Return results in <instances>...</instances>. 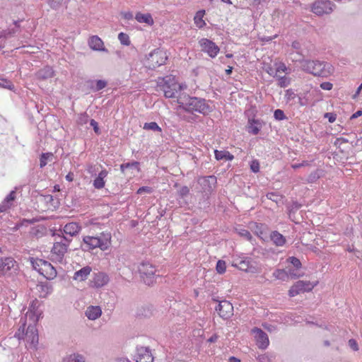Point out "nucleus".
Returning <instances> with one entry per match:
<instances>
[{
  "instance_id": "f257e3e1",
  "label": "nucleus",
  "mask_w": 362,
  "mask_h": 362,
  "mask_svg": "<svg viewBox=\"0 0 362 362\" xmlns=\"http://www.w3.org/2000/svg\"><path fill=\"white\" fill-rule=\"evenodd\" d=\"M177 102L180 109L189 113L197 112L206 115L212 111V107L202 98L190 96L185 93L180 94Z\"/></svg>"
},
{
  "instance_id": "f03ea898",
  "label": "nucleus",
  "mask_w": 362,
  "mask_h": 362,
  "mask_svg": "<svg viewBox=\"0 0 362 362\" xmlns=\"http://www.w3.org/2000/svg\"><path fill=\"white\" fill-rule=\"evenodd\" d=\"M111 238V233L107 231L102 232L95 236L86 235L83 237L81 247L85 252H91L96 248L105 251L110 247Z\"/></svg>"
},
{
  "instance_id": "7ed1b4c3",
  "label": "nucleus",
  "mask_w": 362,
  "mask_h": 362,
  "mask_svg": "<svg viewBox=\"0 0 362 362\" xmlns=\"http://www.w3.org/2000/svg\"><path fill=\"white\" fill-rule=\"evenodd\" d=\"M302 69L314 76L326 78L333 73L331 64L317 60H305L302 62Z\"/></svg>"
},
{
  "instance_id": "20e7f679",
  "label": "nucleus",
  "mask_w": 362,
  "mask_h": 362,
  "mask_svg": "<svg viewBox=\"0 0 362 362\" xmlns=\"http://www.w3.org/2000/svg\"><path fill=\"white\" fill-rule=\"evenodd\" d=\"M168 58L165 50L160 48L154 49L146 56V66L148 69L154 70L157 67L164 65Z\"/></svg>"
},
{
  "instance_id": "39448f33",
  "label": "nucleus",
  "mask_w": 362,
  "mask_h": 362,
  "mask_svg": "<svg viewBox=\"0 0 362 362\" xmlns=\"http://www.w3.org/2000/svg\"><path fill=\"white\" fill-rule=\"evenodd\" d=\"M55 240L52 249V257L57 262H62L71 239L58 235Z\"/></svg>"
},
{
  "instance_id": "423d86ee",
  "label": "nucleus",
  "mask_w": 362,
  "mask_h": 362,
  "mask_svg": "<svg viewBox=\"0 0 362 362\" xmlns=\"http://www.w3.org/2000/svg\"><path fill=\"white\" fill-rule=\"evenodd\" d=\"M19 267L17 262L11 257L0 258V274L6 277L16 275Z\"/></svg>"
},
{
  "instance_id": "0eeeda50",
  "label": "nucleus",
  "mask_w": 362,
  "mask_h": 362,
  "mask_svg": "<svg viewBox=\"0 0 362 362\" xmlns=\"http://www.w3.org/2000/svg\"><path fill=\"white\" fill-rule=\"evenodd\" d=\"M198 43L201 51L207 54V55L212 59L215 58L220 52L219 47L209 39L201 38L199 40Z\"/></svg>"
},
{
  "instance_id": "6e6552de",
  "label": "nucleus",
  "mask_w": 362,
  "mask_h": 362,
  "mask_svg": "<svg viewBox=\"0 0 362 362\" xmlns=\"http://www.w3.org/2000/svg\"><path fill=\"white\" fill-rule=\"evenodd\" d=\"M139 271L144 283L148 286L153 284L156 274L155 267L149 262H143L139 267Z\"/></svg>"
},
{
  "instance_id": "1a4fd4ad",
  "label": "nucleus",
  "mask_w": 362,
  "mask_h": 362,
  "mask_svg": "<svg viewBox=\"0 0 362 362\" xmlns=\"http://www.w3.org/2000/svg\"><path fill=\"white\" fill-rule=\"evenodd\" d=\"M334 4L329 0H317L312 6V11L317 15L329 14L333 11Z\"/></svg>"
},
{
  "instance_id": "9d476101",
  "label": "nucleus",
  "mask_w": 362,
  "mask_h": 362,
  "mask_svg": "<svg viewBox=\"0 0 362 362\" xmlns=\"http://www.w3.org/2000/svg\"><path fill=\"white\" fill-rule=\"evenodd\" d=\"M314 286L309 281H298L288 290V296L294 297L300 293L311 291Z\"/></svg>"
},
{
  "instance_id": "9b49d317",
  "label": "nucleus",
  "mask_w": 362,
  "mask_h": 362,
  "mask_svg": "<svg viewBox=\"0 0 362 362\" xmlns=\"http://www.w3.org/2000/svg\"><path fill=\"white\" fill-rule=\"evenodd\" d=\"M216 311L223 320L229 319L233 315V306L228 300H221L216 307Z\"/></svg>"
},
{
  "instance_id": "f8f14e48",
  "label": "nucleus",
  "mask_w": 362,
  "mask_h": 362,
  "mask_svg": "<svg viewBox=\"0 0 362 362\" xmlns=\"http://www.w3.org/2000/svg\"><path fill=\"white\" fill-rule=\"evenodd\" d=\"M110 281L109 276L103 272H94L90 281V286L93 288H102L107 285Z\"/></svg>"
},
{
  "instance_id": "ddd939ff",
  "label": "nucleus",
  "mask_w": 362,
  "mask_h": 362,
  "mask_svg": "<svg viewBox=\"0 0 362 362\" xmlns=\"http://www.w3.org/2000/svg\"><path fill=\"white\" fill-rule=\"evenodd\" d=\"M252 332L255 334L257 346L261 349H266L269 345V339L267 333L258 327H254Z\"/></svg>"
},
{
  "instance_id": "4468645a",
  "label": "nucleus",
  "mask_w": 362,
  "mask_h": 362,
  "mask_svg": "<svg viewBox=\"0 0 362 362\" xmlns=\"http://www.w3.org/2000/svg\"><path fill=\"white\" fill-rule=\"evenodd\" d=\"M88 45L93 51L108 52V49L105 47L103 41L98 35L90 36L88 40Z\"/></svg>"
},
{
  "instance_id": "2eb2a0df",
  "label": "nucleus",
  "mask_w": 362,
  "mask_h": 362,
  "mask_svg": "<svg viewBox=\"0 0 362 362\" xmlns=\"http://www.w3.org/2000/svg\"><path fill=\"white\" fill-rule=\"evenodd\" d=\"M233 266L246 272L255 273L256 272V268L251 264V259L249 257L237 259Z\"/></svg>"
},
{
  "instance_id": "dca6fc26",
  "label": "nucleus",
  "mask_w": 362,
  "mask_h": 362,
  "mask_svg": "<svg viewBox=\"0 0 362 362\" xmlns=\"http://www.w3.org/2000/svg\"><path fill=\"white\" fill-rule=\"evenodd\" d=\"M40 262L42 267V269H40V274L45 276L47 279H54L57 275L56 269L48 261L45 260V262Z\"/></svg>"
},
{
  "instance_id": "f3484780",
  "label": "nucleus",
  "mask_w": 362,
  "mask_h": 362,
  "mask_svg": "<svg viewBox=\"0 0 362 362\" xmlns=\"http://www.w3.org/2000/svg\"><path fill=\"white\" fill-rule=\"evenodd\" d=\"M164 83L162 86V90L164 93V95L167 98H173L175 97V93L177 92V86H178L179 90H182L183 88V86L181 84L177 85L173 83L170 85L163 78Z\"/></svg>"
},
{
  "instance_id": "a211bd4d",
  "label": "nucleus",
  "mask_w": 362,
  "mask_h": 362,
  "mask_svg": "<svg viewBox=\"0 0 362 362\" xmlns=\"http://www.w3.org/2000/svg\"><path fill=\"white\" fill-rule=\"evenodd\" d=\"M135 357L136 362H153V357L148 348L138 349Z\"/></svg>"
},
{
  "instance_id": "6ab92c4d",
  "label": "nucleus",
  "mask_w": 362,
  "mask_h": 362,
  "mask_svg": "<svg viewBox=\"0 0 362 362\" xmlns=\"http://www.w3.org/2000/svg\"><path fill=\"white\" fill-rule=\"evenodd\" d=\"M202 189L206 192H210L216 184V177L214 175L205 176L198 181Z\"/></svg>"
},
{
  "instance_id": "aec40b11",
  "label": "nucleus",
  "mask_w": 362,
  "mask_h": 362,
  "mask_svg": "<svg viewBox=\"0 0 362 362\" xmlns=\"http://www.w3.org/2000/svg\"><path fill=\"white\" fill-rule=\"evenodd\" d=\"M263 124H264V122L260 119H248L247 132L250 134H252L253 135H257L259 134Z\"/></svg>"
},
{
  "instance_id": "412c9836",
  "label": "nucleus",
  "mask_w": 362,
  "mask_h": 362,
  "mask_svg": "<svg viewBox=\"0 0 362 362\" xmlns=\"http://www.w3.org/2000/svg\"><path fill=\"white\" fill-rule=\"evenodd\" d=\"M36 290L40 298H46L52 292V286L47 282H40L36 285Z\"/></svg>"
},
{
  "instance_id": "4be33fe9",
  "label": "nucleus",
  "mask_w": 362,
  "mask_h": 362,
  "mask_svg": "<svg viewBox=\"0 0 362 362\" xmlns=\"http://www.w3.org/2000/svg\"><path fill=\"white\" fill-rule=\"evenodd\" d=\"M92 272V268L90 266H86L74 272L73 279L78 281H83L86 280Z\"/></svg>"
},
{
  "instance_id": "5701e85b",
  "label": "nucleus",
  "mask_w": 362,
  "mask_h": 362,
  "mask_svg": "<svg viewBox=\"0 0 362 362\" xmlns=\"http://www.w3.org/2000/svg\"><path fill=\"white\" fill-rule=\"evenodd\" d=\"M54 76V71L52 66H45L38 70L36 73V77L40 80H47Z\"/></svg>"
},
{
  "instance_id": "b1692460",
  "label": "nucleus",
  "mask_w": 362,
  "mask_h": 362,
  "mask_svg": "<svg viewBox=\"0 0 362 362\" xmlns=\"http://www.w3.org/2000/svg\"><path fill=\"white\" fill-rule=\"evenodd\" d=\"M81 230V226L76 222L66 223L63 228V232L71 237L76 235Z\"/></svg>"
},
{
  "instance_id": "393cba45",
  "label": "nucleus",
  "mask_w": 362,
  "mask_h": 362,
  "mask_svg": "<svg viewBox=\"0 0 362 362\" xmlns=\"http://www.w3.org/2000/svg\"><path fill=\"white\" fill-rule=\"evenodd\" d=\"M18 189V187H16L15 189L10 192V193L4 198L1 204L0 205V212L5 211L7 209H8L11 202L16 199V192Z\"/></svg>"
},
{
  "instance_id": "a878e982",
  "label": "nucleus",
  "mask_w": 362,
  "mask_h": 362,
  "mask_svg": "<svg viewBox=\"0 0 362 362\" xmlns=\"http://www.w3.org/2000/svg\"><path fill=\"white\" fill-rule=\"evenodd\" d=\"M108 172L103 169L102 170L93 180V185L97 189H100L105 187V182L104 179L107 176Z\"/></svg>"
},
{
  "instance_id": "bb28decb",
  "label": "nucleus",
  "mask_w": 362,
  "mask_h": 362,
  "mask_svg": "<svg viewBox=\"0 0 362 362\" xmlns=\"http://www.w3.org/2000/svg\"><path fill=\"white\" fill-rule=\"evenodd\" d=\"M85 314L89 320H95L100 317L102 310L99 306H89L86 310Z\"/></svg>"
},
{
  "instance_id": "cd10ccee",
  "label": "nucleus",
  "mask_w": 362,
  "mask_h": 362,
  "mask_svg": "<svg viewBox=\"0 0 362 362\" xmlns=\"http://www.w3.org/2000/svg\"><path fill=\"white\" fill-rule=\"evenodd\" d=\"M270 238L276 246L281 247L286 244V238L276 230L271 233Z\"/></svg>"
},
{
  "instance_id": "c85d7f7f",
  "label": "nucleus",
  "mask_w": 362,
  "mask_h": 362,
  "mask_svg": "<svg viewBox=\"0 0 362 362\" xmlns=\"http://www.w3.org/2000/svg\"><path fill=\"white\" fill-rule=\"evenodd\" d=\"M86 358L84 355L78 352L69 354L63 358L62 362H86Z\"/></svg>"
},
{
  "instance_id": "c756f323",
  "label": "nucleus",
  "mask_w": 362,
  "mask_h": 362,
  "mask_svg": "<svg viewBox=\"0 0 362 362\" xmlns=\"http://www.w3.org/2000/svg\"><path fill=\"white\" fill-rule=\"evenodd\" d=\"M153 313V308L151 305H146L139 308L137 310V315L143 317H150Z\"/></svg>"
},
{
  "instance_id": "7c9ffc66",
  "label": "nucleus",
  "mask_w": 362,
  "mask_h": 362,
  "mask_svg": "<svg viewBox=\"0 0 362 362\" xmlns=\"http://www.w3.org/2000/svg\"><path fill=\"white\" fill-rule=\"evenodd\" d=\"M214 156H215V158L217 160H232L234 158L233 155H232L229 151H227L214 150Z\"/></svg>"
},
{
  "instance_id": "2f4dec72",
  "label": "nucleus",
  "mask_w": 362,
  "mask_h": 362,
  "mask_svg": "<svg viewBox=\"0 0 362 362\" xmlns=\"http://www.w3.org/2000/svg\"><path fill=\"white\" fill-rule=\"evenodd\" d=\"M135 19L139 23H145L148 25H152L153 23V18L150 13H137Z\"/></svg>"
},
{
  "instance_id": "473e14b6",
  "label": "nucleus",
  "mask_w": 362,
  "mask_h": 362,
  "mask_svg": "<svg viewBox=\"0 0 362 362\" xmlns=\"http://www.w3.org/2000/svg\"><path fill=\"white\" fill-rule=\"evenodd\" d=\"M30 235L36 238L43 237L46 234V228L42 225H38L30 230Z\"/></svg>"
},
{
  "instance_id": "72a5a7b5",
  "label": "nucleus",
  "mask_w": 362,
  "mask_h": 362,
  "mask_svg": "<svg viewBox=\"0 0 362 362\" xmlns=\"http://www.w3.org/2000/svg\"><path fill=\"white\" fill-rule=\"evenodd\" d=\"M205 14L204 10L198 11L194 18V23L199 28H202L206 25L205 21L203 20Z\"/></svg>"
},
{
  "instance_id": "f704fd0d",
  "label": "nucleus",
  "mask_w": 362,
  "mask_h": 362,
  "mask_svg": "<svg viewBox=\"0 0 362 362\" xmlns=\"http://www.w3.org/2000/svg\"><path fill=\"white\" fill-rule=\"evenodd\" d=\"M273 276L279 280L281 281H287L288 280V274L285 269H276L273 272Z\"/></svg>"
},
{
  "instance_id": "c9c22d12",
  "label": "nucleus",
  "mask_w": 362,
  "mask_h": 362,
  "mask_svg": "<svg viewBox=\"0 0 362 362\" xmlns=\"http://www.w3.org/2000/svg\"><path fill=\"white\" fill-rule=\"evenodd\" d=\"M144 129L152 130L153 132H161L162 129L156 122H146L144 124Z\"/></svg>"
},
{
  "instance_id": "e433bc0d",
  "label": "nucleus",
  "mask_w": 362,
  "mask_h": 362,
  "mask_svg": "<svg viewBox=\"0 0 362 362\" xmlns=\"http://www.w3.org/2000/svg\"><path fill=\"white\" fill-rule=\"evenodd\" d=\"M267 199L276 202V204L281 202L283 197L277 192H268L266 194Z\"/></svg>"
},
{
  "instance_id": "4c0bfd02",
  "label": "nucleus",
  "mask_w": 362,
  "mask_h": 362,
  "mask_svg": "<svg viewBox=\"0 0 362 362\" xmlns=\"http://www.w3.org/2000/svg\"><path fill=\"white\" fill-rule=\"evenodd\" d=\"M118 40L122 45L129 46L131 44L129 36L127 33H119L118 34Z\"/></svg>"
},
{
  "instance_id": "58836bf2",
  "label": "nucleus",
  "mask_w": 362,
  "mask_h": 362,
  "mask_svg": "<svg viewBox=\"0 0 362 362\" xmlns=\"http://www.w3.org/2000/svg\"><path fill=\"white\" fill-rule=\"evenodd\" d=\"M52 156V153H42L40 158V168H44L47 164L48 159Z\"/></svg>"
},
{
  "instance_id": "ea45409f",
  "label": "nucleus",
  "mask_w": 362,
  "mask_h": 362,
  "mask_svg": "<svg viewBox=\"0 0 362 362\" xmlns=\"http://www.w3.org/2000/svg\"><path fill=\"white\" fill-rule=\"evenodd\" d=\"M286 272L288 274V279L290 277L292 279H296L300 277H302L304 275L303 273H299L298 272V269H296L295 268L294 269L288 268V271H286Z\"/></svg>"
},
{
  "instance_id": "a19ab883",
  "label": "nucleus",
  "mask_w": 362,
  "mask_h": 362,
  "mask_svg": "<svg viewBox=\"0 0 362 362\" xmlns=\"http://www.w3.org/2000/svg\"><path fill=\"white\" fill-rule=\"evenodd\" d=\"M286 262L288 263H290L291 264H292L296 269H299L302 267V264H301L300 260L296 257H293V256L289 257L286 259Z\"/></svg>"
},
{
  "instance_id": "79ce46f5",
  "label": "nucleus",
  "mask_w": 362,
  "mask_h": 362,
  "mask_svg": "<svg viewBox=\"0 0 362 362\" xmlns=\"http://www.w3.org/2000/svg\"><path fill=\"white\" fill-rule=\"evenodd\" d=\"M107 86V82L105 80H95V85L93 88V92H98L104 89Z\"/></svg>"
},
{
  "instance_id": "37998d69",
  "label": "nucleus",
  "mask_w": 362,
  "mask_h": 362,
  "mask_svg": "<svg viewBox=\"0 0 362 362\" xmlns=\"http://www.w3.org/2000/svg\"><path fill=\"white\" fill-rule=\"evenodd\" d=\"M276 78L278 79V85L281 88L287 87L291 83L290 78L286 76H281L277 75Z\"/></svg>"
},
{
  "instance_id": "c03bdc74",
  "label": "nucleus",
  "mask_w": 362,
  "mask_h": 362,
  "mask_svg": "<svg viewBox=\"0 0 362 362\" xmlns=\"http://www.w3.org/2000/svg\"><path fill=\"white\" fill-rule=\"evenodd\" d=\"M216 270L220 274L225 273L226 270V262L221 259L218 260L216 263Z\"/></svg>"
},
{
  "instance_id": "a18cd8bd",
  "label": "nucleus",
  "mask_w": 362,
  "mask_h": 362,
  "mask_svg": "<svg viewBox=\"0 0 362 362\" xmlns=\"http://www.w3.org/2000/svg\"><path fill=\"white\" fill-rule=\"evenodd\" d=\"M0 88L13 90L14 88V86L11 81L4 78H0Z\"/></svg>"
},
{
  "instance_id": "49530a36",
  "label": "nucleus",
  "mask_w": 362,
  "mask_h": 362,
  "mask_svg": "<svg viewBox=\"0 0 362 362\" xmlns=\"http://www.w3.org/2000/svg\"><path fill=\"white\" fill-rule=\"evenodd\" d=\"M16 33V30L15 28L4 30L0 33V37H1V38L6 39V38L9 37L10 36L14 35Z\"/></svg>"
},
{
  "instance_id": "de8ad7c7",
  "label": "nucleus",
  "mask_w": 362,
  "mask_h": 362,
  "mask_svg": "<svg viewBox=\"0 0 362 362\" xmlns=\"http://www.w3.org/2000/svg\"><path fill=\"white\" fill-rule=\"evenodd\" d=\"M274 117L276 120L281 121L286 119V115L283 110L276 109L274 112Z\"/></svg>"
},
{
  "instance_id": "09e8293b",
  "label": "nucleus",
  "mask_w": 362,
  "mask_h": 362,
  "mask_svg": "<svg viewBox=\"0 0 362 362\" xmlns=\"http://www.w3.org/2000/svg\"><path fill=\"white\" fill-rule=\"evenodd\" d=\"M297 95L295 93L294 90L293 89H288L285 92V98L287 101H291L296 98Z\"/></svg>"
},
{
  "instance_id": "8fccbe9b",
  "label": "nucleus",
  "mask_w": 362,
  "mask_h": 362,
  "mask_svg": "<svg viewBox=\"0 0 362 362\" xmlns=\"http://www.w3.org/2000/svg\"><path fill=\"white\" fill-rule=\"evenodd\" d=\"M250 168L252 172L257 173L259 171V163L257 160H252L250 162Z\"/></svg>"
},
{
  "instance_id": "3c124183",
  "label": "nucleus",
  "mask_w": 362,
  "mask_h": 362,
  "mask_svg": "<svg viewBox=\"0 0 362 362\" xmlns=\"http://www.w3.org/2000/svg\"><path fill=\"white\" fill-rule=\"evenodd\" d=\"M189 193V189L187 186L182 187L178 191V194L180 198L183 199Z\"/></svg>"
},
{
  "instance_id": "603ef678",
  "label": "nucleus",
  "mask_w": 362,
  "mask_h": 362,
  "mask_svg": "<svg viewBox=\"0 0 362 362\" xmlns=\"http://www.w3.org/2000/svg\"><path fill=\"white\" fill-rule=\"evenodd\" d=\"M45 259H37L33 262H32V264H33V267L35 270L37 271V272L39 274H40V269H42V266L40 265V262H45Z\"/></svg>"
},
{
  "instance_id": "864d4df0",
  "label": "nucleus",
  "mask_w": 362,
  "mask_h": 362,
  "mask_svg": "<svg viewBox=\"0 0 362 362\" xmlns=\"http://www.w3.org/2000/svg\"><path fill=\"white\" fill-rule=\"evenodd\" d=\"M319 177H320V175H318L317 172L315 171V172L311 173L309 175L307 180L308 182L312 183V182H315Z\"/></svg>"
},
{
  "instance_id": "5fc2aeb1",
  "label": "nucleus",
  "mask_w": 362,
  "mask_h": 362,
  "mask_svg": "<svg viewBox=\"0 0 362 362\" xmlns=\"http://www.w3.org/2000/svg\"><path fill=\"white\" fill-rule=\"evenodd\" d=\"M324 117L327 119L330 123H333L337 119V115L333 112H327L325 114Z\"/></svg>"
},
{
  "instance_id": "6e6d98bb",
  "label": "nucleus",
  "mask_w": 362,
  "mask_h": 362,
  "mask_svg": "<svg viewBox=\"0 0 362 362\" xmlns=\"http://www.w3.org/2000/svg\"><path fill=\"white\" fill-rule=\"evenodd\" d=\"M90 125L93 127L94 132L95 134H100V129H99V127H98V122L93 119H91L90 121Z\"/></svg>"
},
{
  "instance_id": "4d7b16f0",
  "label": "nucleus",
  "mask_w": 362,
  "mask_h": 362,
  "mask_svg": "<svg viewBox=\"0 0 362 362\" xmlns=\"http://www.w3.org/2000/svg\"><path fill=\"white\" fill-rule=\"evenodd\" d=\"M152 192V189L150 187L144 186L141 187L137 190V194H142L143 193H151Z\"/></svg>"
},
{
  "instance_id": "13d9d810",
  "label": "nucleus",
  "mask_w": 362,
  "mask_h": 362,
  "mask_svg": "<svg viewBox=\"0 0 362 362\" xmlns=\"http://www.w3.org/2000/svg\"><path fill=\"white\" fill-rule=\"evenodd\" d=\"M349 347L353 349L354 351H358V346L357 344V341L354 339H351L348 341Z\"/></svg>"
},
{
  "instance_id": "bf43d9fd",
  "label": "nucleus",
  "mask_w": 362,
  "mask_h": 362,
  "mask_svg": "<svg viewBox=\"0 0 362 362\" xmlns=\"http://www.w3.org/2000/svg\"><path fill=\"white\" fill-rule=\"evenodd\" d=\"M257 360L258 361V362H271V358L269 357L267 354L259 355L257 357Z\"/></svg>"
},
{
  "instance_id": "052dcab7",
  "label": "nucleus",
  "mask_w": 362,
  "mask_h": 362,
  "mask_svg": "<svg viewBox=\"0 0 362 362\" xmlns=\"http://www.w3.org/2000/svg\"><path fill=\"white\" fill-rule=\"evenodd\" d=\"M349 142V140L346 138H344V137H339V138H337L334 144L335 146H340L342 144H346Z\"/></svg>"
},
{
  "instance_id": "680f3d73",
  "label": "nucleus",
  "mask_w": 362,
  "mask_h": 362,
  "mask_svg": "<svg viewBox=\"0 0 362 362\" xmlns=\"http://www.w3.org/2000/svg\"><path fill=\"white\" fill-rule=\"evenodd\" d=\"M333 87L332 83L330 82H323L320 84V88L323 90H330Z\"/></svg>"
},
{
  "instance_id": "e2e57ef3",
  "label": "nucleus",
  "mask_w": 362,
  "mask_h": 362,
  "mask_svg": "<svg viewBox=\"0 0 362 362\" xmlns=\"http://www.w3.org/2000/svg\"><path fill=\"white\" fill-rule=\"evenodd\" d=\"M240 234L241 236L245 237L248 240H251L252 238L251 233L247 230H243Z\"/></svg>"
},
{
  "instance_id": "0e129e2a",
  "label": "nucleus",
  "mask_w": 362,
  "mask_h": 362,
  "mask_svg": "<svg viewBox=\"0 0 362 362\" xmlns=\"http://www.w3.org/2000/svg\"><path fill=\"white\" fill-rule=\"evenodd\" d=\"M265 71L267 74H269L270 76L275 77L277 76L276 71L275 69H274L272 66H269L265 69Z\"/></svg>"
},
{
  "instance_id": "69168bd1",
  "label": "nucleus",
  "mask_w": 362,
  "mask_h": 362,
  "mask_svg": "<svg viewBox=\"0 0 362 362\" xmlns=\"http://www.w3.org/2000/svg\"><path fill=\"white\" fill-rule=\"evenodd\" d=\"M275 70L277 74L279 72L281 71L285 72L287 70V67L284 63H281Z\"/></svg>"
},
{
  "instance_id": "338daca9",
  "label": "nucleus",
  "mask_w": 362,
  "mask_h": 362,
  "mask_svg": "<svg viewBox=\"0 0 362 362\" xmlns=\"http://www.w3.org/2000/svg\"><path fill=\"white\" fill-rule=\"evenodd\" d=\"M50 1V6L52 8H57L59 5H61L63 0H49Z\"/></svg>"
},
{
  "instance_id": "774afa93",
  "label": "nucleus",
  "mask_w": 362,
  "mask_h": 362,
  "mask_svg": "<svg viewBox=\"0 0 362 362\" xmlns=\"http://www.w3.org/2000/svg\"><path fill=\"white\" fill-rule=\"evenodd\" d=\"M38 342V334L37 332V330H35V332H32V339L31 343L32 344H37Z\"/></svg>"
}]
</instances>
